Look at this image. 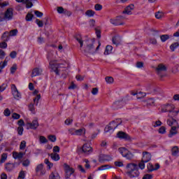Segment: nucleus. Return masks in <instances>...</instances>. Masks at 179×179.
I'll return each mask as SVG.
<instances>
[{"label": "nucleus", "instance_id": "obj_51", "mask_svg": "<svg viewBox=\"0 0 179 179\" xmlns=\"http://www.w3.org/2000/svg\"><path fill=\"white\" fill-rule=\"evenodd\" d=\"M17 134L18 135H20V136H22V135H23V131H24V129H23V127H19L17 128Z\"/></svg>", "mask_w": 179, "mask_h": 179}, {"label": "nucleus", "instance_id": "obj_48", "mask_svg": "<svg viewBox=\"0 0 179 179\" xmlns=\"http://www.w3.org/2000/svg\"><path fill=\"white\" fill-rule=\"evenodd\" d=\"M36 24H38V27H43V26H44V23L43 22V21L38 19L36 20Z\"/></svg>", "mask_w": 179, "mask_h": 179}, {"label": "nucleus", "instance_id": "obj_30", "mask_svg": "<svg viewBox=\"0 0 179 179\" xmlns=\"http://www.w3.org/2000/svg\"><path fill=\"white\" fill-rule=\"evenodd\" d=\"M119 152L122 155V156L124 157L127 153H128V150L125 148H119Z\"/></svg>", "mask_w": 179, "mask_h": 179}, {"label": "nucleus", "instance_id": "obj_5", "mask_svg": "<svg viewBox=\"0 0 179 179\" xmlns=\"http://www.w3.org/2000/svg\"><path fill=\"white\" fill-rule=\"evenodd\" d=\"M11 92L15 100H20L22 99V94L19 92L15 84L11 85Z\"/></svg>", "mask_w": 179, "mask_h": 179}, {"label": "nucleus", "instance_id": "obj_15", "mask_svg": "<svg viewBox=\"0 0 179 179\" xmlns=\"http://www.w3.org/2000/svg\"><path fill=\"white\" fill-rule=\"evenodd\" d=\"M167 71V67L163 64H159L156 68V72L158 75H160V72H166Z\"/></svg>", "mask_w": 179, "mask_h": 179}, {"label": "nucleus", "instance_id": "obj_10", "mask_svg": "<svg viewBox=\"0 0 179 179\" xmlns=\"http://www.w3.org/2000/svg\"><path fill=\"white\" fill-rule=\"evenodd\" d=\"M135 9V6L134 4H130L124 8L122 13L124 15H132V10Z\"/></svg>", "mask_w": 179, "mask_h": 179}, {"label": "nucleus", "instance_id": "obj_8", "mask_svg": "<svg viewBox=\"0 0 179 179\" xmlns=\"http://www.w3.org/2000/svg\"><path fill=\"white\" fill-rule=\"evenodd\" d=\"M82 152L84 155H90V153L93 152V148L88 144H84L82 148Z\"/></svg>", "mask_w": 179, "mask_h": 179}, {"label": "nucleus", "instance_id": "obj_16", "mask_svg": "<svg viewBox=\"0 0 179 179\" xmlns=\"http://www.w3.org/2000/svg\"><path fill=\"white\" fill-rule=\"evenodd\" d=\"M41 73H43V69H40V68H35L32 70V73H31V78H34L36 76H40V75H41Z\"/></svg>", "mask_w": 179, "mask_h": 179}, {"label": "nucleus", "instance_id": "obj_42", "mask_svg": "<svg viewBox=\"0 0 179 179\" xmlns=\"http://www.w3.org/2000/svg\"><path fill=\"white\" fill-rule=\"evenodd\" d=\"M163 16H164V14L160 11H158L157 13H155L156 19H162Z\"/></svg>", "mask_w": 179, "mask_h": 179}, {"label": "nucleus", "instance_id": "obj_29", "mask_svg": "<svg viewBox=\"0 0 179 179\" xmlns=\"http://www.w3.org/2000/svg\"><path fill=\"white\" fill-rule=\"evenodd\" d=\"M178 46H179L178 42H176V43H172L170 45V49L172 52H174V51H176V48H178Z\"/></svg>", "mask_w": 179, "mask_h": 179}, {"label": "nucleus", "instance_id": "obj_38", "mask_svg": "<svg viewBox=\"0 0 179 179\" xmlns=\"http://www.w3.org/2000/svg\"><path fill=\"white\" fill-rule=\"evenodd\" d=\"M6 159H8V154L7 153H3L1 155V163H5V162H6Z\"/></svg>", "mask_w": 179, "mask_h": 179}, {"label": "nucleus", "instance_id": "obj_64", "mask_svg": "<svg viewBox=\"0 0 179 179\" xmlns=\"http://www.w3.org/2000/svg\"><path fill=\"white\" fill-rule=\"evenodd\" d=\"M153 178V176L150 174H145L143 177V179H152Z\"/></svg>", "mask_w": 179, "mask_h": 179}, {"label": "nucleus", "instance_id": "obj_18", "mask_svg": "<svg viewBox=\"0 0 179 179\" xmlns=\"http://www.w3.org/2000/svg\"><path fill=\"white\" fill-rule=\"evenodd\" d=\"M113 158L110 155L101 154L99 155V162H110Z\"/></svg>", "mask_w": 179, "mask_h": 179}, {"label": "nucleus", "instance_id": "obj_55", "mask_svg": "<svg viewBox=\"0 0 179 179\" xmlns=\"http://www.w3.org/2000/svg\"><path fill=\"white\" fill-rule=\"evenodd\" d=\"M105 80L108 83H113L114 82V78H113V77H106Z\"/></svg>", "mask_w": 179, "mask_h": 179}, {"label": "nucleus", "instance_id": "obj_32", "mask_svg": "<svg viewBox=\"0 0 179 179\" xmlns=\"http://www.w3.org/2000/svg\"><path fill=\"white\" fill-rule=\"evenodd\" d=\"M124 157H126V159H127V160H131V159L134 158V154L131 153L129 151H127V152L126 153V155L124 156Z\"/></svg>", "mask_w": 179, "mask_h": 179}, {"label": "nucleus", "instance_id": "obj_13", "mask_svg": "<svg viewBox=\"0 0 179 179\" xmlns=\"http://www.w3.org/2000/svg\"><path fill=\"white\" fill-rule=\"evenodd\" d=\"M141 160L145 163H148V162L152 160V155L148 152H143V158Z\"/></svg>", "mask_w": 179, "mask_h": 179}, {"label": "nucleus", "instance_id": "obj_50", "mask_svg": "<svg viewBox=\"0 0 179 179\" xmlns=\"http://www.w3.org/2000/svg\"><path fill=\"white\" fill-rule=\"evenodd\" d=\"M145 162L141 160V162L138 164V167L141 169V170H144L145 169Z\"/></svg>", "mask_w": 179, "mask_h": 179}, {"label": "nucleus", "instance_id": "obj_11", "mask_svg": "<svg viewBox=\"0 0 179 179\" xmlns=\"http://www.w3.org/2000/svg\"><path fill=\"white\" fill-rule=\"evenodd\" d=\"M15 1L16 2L26 3V8L29 9V8H31V6H33V2L36 1V0H15Z\"/></svg>", "mask_w": 179, "mask_h": 179}, {"label": "nucleus", "instance_id": "obj_46", "mask_svg": "<svg viewBox=\"0 0 179 179\" xmlns=\"http://www.w3.org/2000/svg\"><path fill=\"white\" fill-rule=\"evenodd\" d=\"M115 166H116V167H124V163L120 161H116L115 162Z\"/></svg>", "mask_w": 179, "mask_h": 179}, {"label": "nucleus", "instance_id": "obj_54", "mask_svg": "<svg viewBox=\"0 0 179 179\" xmlns=\"http://www.w3.org/2000/svg\"><path fill=\"white\" fill-rule=\"evenodd\" d=\"M48 139L49 141H50V142H55V141H57V136L54 135H50L48 136Z\"/></svg>", "mask_w": 179, "mask_h": 179}, {"label": "nucleus", "instance_id": "obj_43", "mask_svg": "<svg viewBox=\"0 0 179 179\" xmlns=\"http://www.w3.org/2000/svg\"><path fill=\"white\" fill-rule=\"evenodd\" d=\"M147 104H148V106H153V104H155V99L149 98L147 99Z\"/></svg>", "mask_w": 179, "mask_h": 179}, {"label": "nucleus", "instance_id": "obj_7", "mask_svg": "<svg viewBox=\"0 0 179 179\" xmlns=\"http://www.w3.org/2000/svg\"><path fill=\"white\" fill-rule=\"evenodd\" d=\"M13 17V8H8L4 13L3 19L5 20H12Z\"/></svg>", "mask_w": 179, "mask_h": 179}, {"label": "nucleus", "instance_id": "obj_27", "mask_svg": "<svg viewBox=\"0 0 179 179\" xmlns=\"http://www.w3.org/2000/svg\"><path fill=\"white\" fill-rule=\"evenodd\" d=\"M112 51H113V46L107 45L106 47V50H105V52H104V55H109V54H111Z\"/></svg>", "mask_w": 179, "mask_h": 179}, {"label": "nucleus", "instance_id": "obj_20", "mask_svg": "<svg viewBox=\"0 0 179 179\" xmlns=\"http://www.w3.org/2000/svg\"><path fill=\"white\" fill-rule=\"evenodd\" d=\"M110 23H111V24H113V26H121L124 24V23L120 22V17H118L116 19H110Z\"/></svg>", "mask_w": 179, "mask_h": 179}, {"label": "nucleus", "instance_id": "obj_31", "mask_svg": "<svg viewBox=\"0 0 179 179\" xmlns=\"http://www.w3.org/2000/svg\"><path fill=\"white\" fill-rule=\"evenodd\" d=\"M115 104L116 106H118V107H122V106H125V99H122L121 101H116L115 102Z\"/></svg>", "mask_w": 179, "mask_h": 179}, {"label": "nucleus", "instance_id": "obj_41", "mask_svg": "<svg viewBox=\"0 0 179 179\" xmlns=\"http://www.w3.org/2000/svg\"><path fill=\"white\" fill-rule=\"evenodd\" d=\"M40 143H47L48 142V140L44 136H41L39 137Z\"/></svg>", "mask_w": 179, "mask_h": 179}, {"label": "nucleus", "instance_id": "obj_23", "mask_svg": "<svg viewBox=\"0 0 179 179\" xmlns=\"http://www.w3.org/2000/svg\"><path fill=\"white\" fill-rule=\"evenodd\" d=\"M24 153L23 152H13V157H14V159H18V160H20L21 159H23V156H24Z\"/></svg>", "mask_w": 179, "mask_h": 179}, {"label": "nucleus", "instance_id": "obj_24", "mask_svg": "<svg viewBox=\"0 0 179 179\" xmlns=\"http://www.w3.org/2000/svg\"><path fill=\"white\" fill-rule=\"evenodd\" d=\"M5 169L6 171H12V170L15 169V164L12 163H7L6 164Z\"/></svg>", "mask_w": 179, "mask_h": 179}, {"label": "nucleus", "instance_id": "obj_28", "mask_svg": "<svg viewBox=\"0 0 179 179\" xmlns=\"http://www.w3.org/2000/svg\"><path fill=\"white\" fill-rule=\"evenodd\" d=\"M171 152H172V156H178V153H179L178 147L177 146L173 147L171 150Z\"/></svg>", "mask_w": 179, "mask_h": 179}, {"label": "nucleus", "instance_id": "obj_3", "mask_svg": "<svg viewBox=\"0 0 179 179\" xmlns=\"http://www.w3.org/2000/svg\"><path fill=\"white\" fill-rule=\"evenodd\" d=\"M127 172L126 174L129 177V178H136V177H139V168L138 167V164L134 163L127 164L126 166Z\"/></svg>", "mask_w": 179, "mask_h": 179}, {"label": "nucleus", "instance_id": "obj_2", "mask_svg": "<svg viewBox=\"0 0 179 179\" xmlns=\"http://www.w3.org/2000/svg\"><path fill=\"white\" fill-rule=\"evenodd\" d=\"M100 45H101V43L99 42L98 46L94 48V41L92 40L86 41L85 44L83 48V54L86 55V57H89L90 55H93L94 54H96L97 51H99L100 48Z\"/></svg>", "mask_w": 179, "mask_h": 179}, {"label": "nucleus", "instance_id": "obj_25", "mask_svg": "<svg viewBox=\"0 0 179 179\" xmlns=\"http://www.w3.org/2000/svg\"><path fill=\"white\" fill-rule=\"evenodd\" d=\"M50 156L52 160H54V162H58V160L60 159L59 155H58V153H51Z\"/></svg>", "mask_w": 179, "mask_h": 179}, {"label": "nucleus", "instance_id": "obj_21", "mask_svg": "<svg viewBox=\"0 0 179 179\" xmlns=\"http://www.w3.org/2000/svg\"><path fill=\"white\" fill-rule=\"evenodd\" d=\"M177 134H178V131H177V127H172L169 134V138H173V136H174V135H177Z\"/></svg>", "mask_w": 179, "mask_h": 179}, {"label": "nucleus", "instance_id": "obj_62", "mask_svg": "<svg viewBox=\"0 0 179 179\" xmlns=\"http://www.w3.org/2000/svg\"><path fill=\"white\" fill-rule=\"evenodd\" d=\"M17 179H24V171H21L20 172V174L18 176V178Z\"/></svg>", "mask_w": 179, "mask_h": 179}, {"label": "nucleus", "instance_id": "obj_36", "mask_svg": "<svg viewBox=\"0 0 179 179\" xmlns=\"http://www.w3.org/2000/svg\"><path fill=\"white\" fill-rule=\"evenodd\" d=\"M29 110L32 113V114H36V108H34V104L30 103L29 105Z\"/></svg>", "mask_w": 179, "mask_h": 179}, {"label": "nucleus", "instance_id": "obj_35", "mask_svg": "<svg viewBox=\"0 0 179 179\" xmlns=\"http://www.w3.org/2000/svg\"><path fill=\"white\" fill-rule=\"evenodd\" d=\"M86 16H88V17H92L94 16V11L92 10H88L85 12Z\"/></svg>", "mask_w": 179, "mask_h": 179}, {"label": "nucleus", "instance_id": "obj_39", "mask_svg": "<svg viewBox=\"0 0 179 179\" xmlns=\"http://www.w3.org/2000/svg\"><path fill=\"white\" fill-rule=\"evenodd\" d=\"M40 99H41V94L36 95V97L34 99V103L35 106H38V101L40 100Z\"/></svg>", "mask_w": 179, "mask_h": 179}, {"label": "nucleus", "instance_id": "obj_6", "mask_svg": "<svg viewBox=\"0 0 179 179\" xmlns=\"http://www.w3.org/2000/svg\"><path fill=\"white\" fill-rule=\"evenodd\" d=\"M120 124H117V122H110L108 125H107L105 127V132H110V131H114V129H115L117 128V127H118V125H120Z\"/></svg>", "mask_w": 179, "mask_h": 179}, {"label": "nucleus", "instance_id": "obj_59", "mask_svg": "<svg viewBox=\"0 0 179 179\" xmlns=\"http://www.w3.org/2000/svg\"><path fill=\"white\" fill-rule=\"evenodd\" d=\"M17 52H16V51H13L10 53V57L13 59H14V58H15L17 57Z\"/></svg>", "mask_w": 179, "mask_h": 179}, {"label": "nucleus", "instance_id": "obj_56", "mask_svg": "<svg viewBox=\"0 0 179 179\" xmlns=\"http://www.w3.org/2000/svg\"><path fill=\"white\" fill-rule=\"evenodd\" d=\"M147 167L149 171H155V166H153V164L150 163L148 164Z\"/></svg>", "mask_w": 179, "mask_h": 179}, {"label": "nucleus", "instance_id": "obj_9", "mask_svg": "<svg viewBox=\"0 0 179 179\" xmlns=\"http://www.w3.org/2000/svg\"><path fill=\"white\" fill-rule=\"evenodd\" d=\"M174 108H176V107H174L173 105H170V104L164 105L162 106V113H173Z\"/></svg>", "mask_w": 179, "mask_h": 179}, {"label": "nucleus", "instance_id": "obj_17", "mask_svg": "<svg viewBox=\"0 0 179 179\" xmlns=\"http://www.w3.org/2000/svg\"><path fill=\"white\" fill-rule=\"evenodd\" d=\"M36 171V173H41V176H44V174H45V170H44V164H40L37 165Z\"/></svg>", "mask_w": 179, "mask_h": 179}, {"label": "nucleus", "instance_id": "obj_14", "mask_svg": "<svg viewBox=\"0 0 179 179\" xmlns=\"http://www.w3.org/2000/svg\"><path fill=\"white\" fill-rule=\"evenodd\" d=\"M117 138L120 139H125L126 141H131V136L123 131H119L117 133Z\"/></svg>", "mask_w": 179, "mask_h": 179}, {"label": "nucleus", "instance_id": "obj_61", "mask_svg": "<svg viewBox=\"0 0 179 179\" xmlns=\"http://www.w3.org/2000/svg\"><path fill=\"white\" fill-rule=\"evenodd\" d=\"M34 13L37 17H43V13L38 11V10H35Z\"/></svg>", "mask_w": 179, "mask_h": 179}, {"label": "nucleus", "instance_id": "obj_53", "mask_svg": "<svg viewBox=\"0 0 179 179\" xmlns=\"http://www.w3.org/2000/svg\"><path fill=\"white\" fill-rule=\"evenodd\" d=\"M159 134H162V135L166 134V127L162 126L159 129Z\"/></svg>", "mask_w": 179, "mask_h": 179}, {"label": "nucleus", "instance_id": "obj_60", "mask_svg": "<svg viewBox=\"0 0 179 179\" xmlns=\"http://www.w3.org/2000/svg\"><path fill=\"white\" fill-rule=\"evenodd\" d=\"M94 9L95 10H101V9H103V6H101V4H96L94 6Z\"/></svg>", "mask_w": 179, "mask_h": 179}, {"label": "nucleus", "instance_id": "obj_26", "mask_svg": "<svg viewBox=\"0 0 179 179\" xmlns=\"http://www.w3.org/2000/svg\"><path fill=\"white\" fill-rule=\"evenodd\" d=\"M75 38L78 43H79L80 48H82V47H83V40H82V36L80 35H76Z\"/></svg>", "mask_w": 179, "mask_h": 179}, {"label": "nucleus", "instance_id": "obj_33", "mask_svg": "<svg viewBox=\"0 0 179 179\" xmlns=\"http://www.w3.org/2000/svg\"><path fill=\"white\" fill-rule=\"evenodd\" d=\"M170 38V36L167 34L162 35L160 36V39L162 41V43H165V41H167Z\"/></svg>", "mask_w": 179, "mask_h": 179}, {"label": "nucleus", "instance_id": "obj_45", "mask_svg": "<svg viewBox=\"0 0 179 179\" xmlns=\"http://www.w3.org/2000/svg\"><path fill=\"white\" fill-rule=\"evenodd\" d=\"M17 70V65L13 64V66L10 68V73L13 74Z\"/></svg>", "mask_w": 179, "mask_h": 179}, {"label": "nucleus", "instance_id": "obj_34", "mask_svg": "<svg viewBox=\"0 0 179 179\" xmlns=\"http://www.w3.org/2000/svg\"><path fill=\"white\" fill-rule=\"evenodd\" d=\"M145 96H146V93L139 92H138L136 97H137L138 100H141V99H143V97H145Z\"/></svg>", "mask_w": 179, "mask_h": 179}, {"label": "nucleus", "instance_id": "obj_40", "mask_svg": "<svg viewBox=\"0 0 179 179\" xmlns=\"http://www.w3.org/2000/svg\"><path fill=\"white\" fill-rule=\"evenodd\" d=\"M108 169H111V166L110 165H103L98 168L99 171H103V170H108Z\"/></svg>", "mask_w": 179, "mask_h": 179}, {"label": "nucleus", "instance_id": "obj_57", "mask_svg": "<svg viewBox=\"0 0 179 179\" xmlns=\"http://www.w3.org/2000/svg\"><path fill=\"white\" fill-rule=\"evenodd\" d=\"M33 19V15L32 14H30V13H28L26 16V20L27 22H30Z\"/></svg>", "mask_w": 179, "mask_h": 179}, {"label": "nucleus", "instance_id": "obj_4", "mask_svg": "<svg viewBox=\"0 0 179 179\" xmlns=\"http://www.w3.org/2000/svg\"><path fill=\"white\" fill-rule=\"evenodd\" d=\"M64 171L66 173L65 178L66 179H69L71 178V176L75 173V169L71 167L67 164H64Z\"/></svg>", "mask_w": 179, "mask_h": 179}, {"label": "nucleus", "instance_id": "obj_44", "mask_svg": "<svg viewBox=\"0 0 179 179\" xmlns=\"http://www.w3.org/2000/svg\"><path fill=\"white\" fill-rule=\"evenodd\" d=\"M17 29H13L11 31H10L9 36L10 37H13V36H17Z\"/></svg>", "mask_w": 179, "mask_h": 179}, {"label": "nucleus", "instance_id": "obj_52", "mask_svg": "<svg viewBox=\"0 0 179 179\" xmlns=\"http://www.w3.org/2000/svg\"><path fill=\"white\" fill-rule=\"evenodd\" d=\"M24 148H26V141H22L21 143H20V149L21 150H23L24 149Z\"/></svg>", "mask_w": 179, "mask_h": 179}, {"label": "nucleus", "instance_id": "obj_63", "mask_svg": "<svg viewBox=\"0 0 179 179\" xmlns=\"http://www.w3.org/2000/svg\"><path fill=\"white\" fill-rule=\"evenodd\" d=\"M8 85L5 83L2 84L1 86H0V92H3V90H5V89H6V87Z\"/></svg>", "mask_w": 179, "mask_h": 179}, {"label": "nucleus", "instance_id": "obj_19", "mask_svg": "<svg viewBox=\"0 0 179 179\" xmlns=\"http://www.w3.org/2000/svg\"><path fill=\"white\" fill-rule=\"evenodd\" d=\"M49 179H61V176H59L58 171L55 170L50 174Z\"/></svg>", "mask_w": 179, "mask_h": 179}, {"label": "nucleus", "instance_id": "obj_47", "mask_svg": "<svg viewBox=\"0 0 179 179\" xmlns=\"http://www.w3.org/2000/svg\"><path fill=\"white\" fill-rule=\"evenodd\" d=\"M152 125L154 128H156V127H160L162 125V122L160 120L153 122Z\"/></svg>", "mask_w": 179, "mask_h": 179}, {"label": "nucleus", "instance_id": "obj_12", "mask_svg": "<svg viewBox=\"0 0 179 179\" xmlns=\"http://www.w3.org/2000/svg\"><path fill=\"white\" fill-rule=\"evenodd\" d=\"M27 124L29 125L30 129H37L39 125L37 118L34 119L32 122H27Z\"/></svg>", "mask_w": 179, "mask_h": 179}, {"label": "nucleus", "instance_id": "obj_1", "mask_svg": "<svg viewBox=\"0 0 179 179\" xmlns=\"http://www.w3.org/2000/svg\"><path fill=\"white\" fill-rule=\"evenodd\" d=\"M50 69L56 73V75H62L64 79L68 76V68L69 64L66 62L62 64H57V60H50L49 62Z\"/></svg>", "mask_w": 179, "mask_h": 179}, {"label": "nucleus", "instance_id": "obj_49", "mask_svg": "<svg viewBox=\"0 0 179 179\" xmlns=\"http://www.w3.org/2000/svg\"><path fill=\"white\" fill-rule=\"evenodd\" d=\"M22 166H24V167H27L30 166V160L29 159L24 160L22 162Z\"/></svg>", "mask_w": 179, "mask_h": 179}, {"label": "nucleus", "instance_id": "obj_37", "mask_svg": "<svg viewBox=\"0 0 179 179\" xmlns=\"http://www.w3.org/2000/svg\"><path fill=\"white\" fill-rule=\"evenodd\" d=\"M97 131H98L97 133H96V132L92 133V134H91V136L89 137V138H90V139H92V140L96 139V138L97 137V136L100 134V129H98Z\"/></svg>", "mask_w": 179, "mask_h": 179}, {"label": "nucleus", "instance_id": "obj_58", "mask_svg": "<svg viewBox=\"0 0 179 179\" xmlns=\"http://www.w3.org/2000/svg\"><path fill=\"white\" fill-rule=\"evenodd\" d=\"M6 55V53H5V51L0 49V59H3Z\"/></svg>", "mask_w": 179, "mask_h": 179}, {"label": "nucleus", "instance_id": "obj_22", "mask_svg": "<svg viewBox=\"0 0 179 179\" xmlns=\"http://www.w3.org/2000/svg\"><path fill=\"white\" fill-rule=\"evenodd\" d=\"M86 134V129L85 128H82V129H76V131H75V135H77L78 136H80L82 135H85Z\"/></svg>", "mask_w": 179, "mask_h": 179}]
</instances>
